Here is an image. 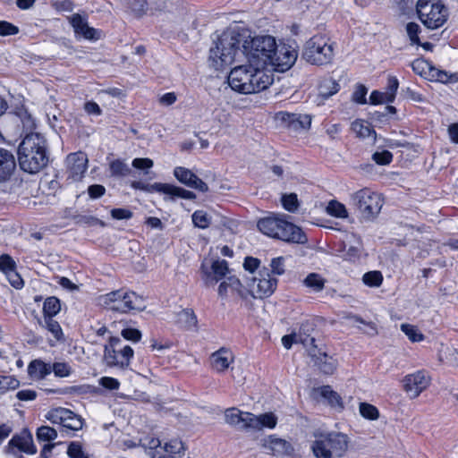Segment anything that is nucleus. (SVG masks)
<instances>
[{"instance_id": "a878e982", "label": "nucleus", "mask_w": 458, "mask_h": 458, "mask_svg": "<svg viewBox=\"0 0 458 458\" xmlns=\"http://www.w3.org/2000/svg\"><path fill=\"white\" fill-rule=\"evenodd\" d=\"M247 422H249V430L273 429L276 427L277 417L273 412H266L260 415L250 413V419Z\"/></svg>"}, {"instance_id": "de8ad7c7", "label": "nucleus", "mask_w": 458, "mask_h": 458, "mask_svg": "<svg viewBox=\"0 0 458 458\" xmlns=\"http://www.w3.org/2000/svg\"><path fill=\"white\" fill-rule=\"evenodd\" d=\"M401 330L408 336L411 342H420L424 338L423 335L415 326L410 324H402Z\"/></svg>"}, {"instance_id": "ea45409f", "label": "nucleus", "mask_w": 458, "mask_h": 458, "mask_svg": "<svg viewBox=\"0 0 458 458\" xmlns=\"http://www.w3.org/2000/svg\"><path fill=\"white\" fill-rule=\"evenodd\" d=\"M43 327L47 329L55 338V340L59 341L63 337V330L59 325V323L51 317H44L43 320L40 322Z\"/></svg>"}, {"instance_id": "680f3d73", "label": "nucleus", "mask_w": 458, "mask_h": 458, "mask_svg": "<svg viewBox=\"0 0 458 458\" xmlns=\"http://www.w3.org/2000/svg\"><path fill=\"white\" fill-rule=\"evenodd\" d=\"M99 385L108 390H117L120 386V382L114 377H102L99 379Z\"/></svg>"}, {"instance_id": "49530a36", "label": "nucleus", "mask_w": 458, "mask_h": 458, "mask_svg": "<svg viewBox=\"0 0 458 458\" xmlns=\"http://www.w3.org/2000/svg\"><path fill=\"white\" fill-rule=\"evenodd\" d=\"M360 413L363 418L370 420H375L379 416L377 407L367 403H360Z\"/></svg>"}, {"instance_id": "79ce46f5", "label": "nucleus", "mask_w": 458, "mask_h": 458, "mask_svg": "<svg viewBox=\"0 0 458 458\" xmlns=\"http://www.w3.org/2000/svg\"><path fill=\"white\" fill-rule=\"evenodd\" d=\"M109 169L113 176H126L131 173L129 165L120 159L112 161Z\"/></svg>"}, {"instance_id": "4c0bfd02", "label": "nucleus", "mask_w": 458, "mask_h": 458, "mask_svg": "<svg viewBox=\"0 0 458 458\" xmlns=\"http://www.w3.org/2000/svg\"><path fill=\"white\" fill-rule=\"evenodd\" d=\"M340 89V85L338 82L333 78H325L321 80L318 85V93L321 98L327 99L335 93H337Z\"/></svg>"}, {"instance_id": "412c9836", "label": "nucleus", "mask_w": 458, "mask_h": 458, "mask_svg": "<svg viewBox=\"0 0 458 458\" xmlns=\"http://www.w3.org/2000/svg\"><path fill=\"white\" fill-rule=\"evenodd\" d=\"M310 326L309 324H302L298 334H291L283 336L282 344L286 349H290L293 344H301L307 350L313 346L315 338L311 337L309 334Z\"/></svg>"}, {"instance_id": "774afa93", "label": "nucleus", "mask_w": 458, "mask_h": 458, "mask_svg": "<svg viewBox=\"0 0 458 458\" xmlns=\"http://www.w3.org/2000/svg\"><path fill=\"white\" fill-rule=\"evenodd\" d=\"M106 192V188L101 184H93L88 188L89 196L91 199H98Z\"/></svg>"}, {"instance_id": "603ef678", "label": "nucleus", "mask_w": 458, "mask_h": 458, "mask_svg": "<svg viewBox=\"0 0 458 458\" xmlns=\"http://www.w3.org/2000/svg\"><path fill=\"white\" fill-rule=\"evenodd\" d=\"M372 159L377 165H386L392 162L393 154L388 150H383L381 152L377 151L372 155Z\"/></svg>"}, {"instance_id": "b1692460", "label": "nucleus", "mask_w": 458, "mask_h": 458, "mask_svg": "<svg viewBox=\"0 0 458 458\" xmlns=\"http://www.w3.org/2000/svg\"><path fill=\"white\" fill-rule=\"evenodd\" d=\"M276 118L282 121L287 127L295 131L299 129H308L310 126L311 119L307 114H297L287 112H279Z\"/></svg>"}, {"instance_id": "bf43d9fd", "label": "nucleus", "mask_w": 458, "mask_h": 458, "mask_svg": "<svg viewBox=\"0 0 458 458\" xmlns=\"http://www.w3.org/2000/svg\"><path fill=\"white\" fill-rule=\"evenodd\" d=\"M368 89L364 85H358L352 94V100L358 104H366Z\"/></svg>"}, {"instance_id": "7ed1b4c3", "label": "nucleus", "mask_w": 458, "mask_h": 458, "mask_svg": "<svg viewBox=\"0 0 458 458\" xmlns=\"http://www.w3.org/2000/svg\"><path fill=\"white\" fill-rule=\"evenodd\" d=\"M21 168L30 174L38 173L47 164L45 138L38 132L26 134L18 148Z\"/></svg>"}, {"instance_id": "2f4dec72", "label": "nucleus", "mask_w": 458, "mask_h": 458, "mask_svg": "<svg viewBox=\"0 0 458 458\" xmlns=\"http://www.w3.org/2000/svg\"><path fill=\"white\" fill-rule=\"evenodd\" d=\"M52 371L50 364L40 360H32L28 366V373L30 377L36 380L45 378Z\"/></svg>"}, {"instance_id": "0e129e2a", "label": "nucleus", "mask_w": 458, "mask_h": 458, "mask_svg": "<svg viewBox=\"0 0 458 458\" xmlns=\"http://www.w3.org/2000/svg\"><path fill=\"white\" fill-rule=\"evenodd\" d=\"M122 335L126 340L132 342H139L141 338L140 331L135 328H125L122 330Z\"/></svg>"}, {"instance_id": "4be33fe9", "label": "nucleus", "mask_w": 458, "mask_h": 458, "mask_svg": "<svg viewBox=\"0 0 458 458\" xmlns=\"http://www.w3.org/2000/svg\"><path fill=\"white\" fill-rule=\"evenodd\" d=\"M69 22L72 26L75 34L81 35L86 39L98 40L100 38V31L89 27L87 19L79 13H74L68 17Z\"/></svg>"}, {"instance_id": "052dcab7", "label": "nucleus", "mask_w": 458, "mask_h": 458, "mask_svg": "<svg viewBox=\"0 0 458 458\" xmlns=\"http://www.w3.org/2000/svg\"><path fill=\"white\" fill-rule=\"evenodd\" d=\"M270 267L273 274L283 275L284 273V259L283 257L272 259Z\"/></svg>"}, {"instance_id": "69168bd1", "label": "nucleus", "mask_w": 458, "mask_h": 458, "mask_svg": "<svg viewBox=\"0 0 458 458\" xmlns=\"http://www.w3.org/2000/svg\"><path fill=\"white\" fill-rule=\"evenodd\" d=\"M111 216L116 220L130 219L132 216V212L126 208H113Z\"/></svg>"}, {"instance_id": "a18cd8bd", "label": "nucleus", "mask_w": 458, "mask_h": 458, "mask_svg": "<svg viewBox=\"0 0 458 458\" xmlns=\"http://www.w3.org/2000/svg\"><path fill=\"white\" fill-rule=\"evenodd\" d=\"M57 437V432L55 428L48 426H41L37 430V438L38 441L49 442Z\"/></svg>"}, {"instance_id": "2eb2a0df", "label": "nucleus", "mask_w": 458, "mask_h": 458, "mask_svg": "<svg viewBox=\"0 0 458 458\" xmlns=\"http://www.w3.org/2000/svg\"><path fill=\"white\" fill-rule=\"evenodd\" d=\"M260 445L266 454L274 456L292 455L294 451L290 442L276 437L275 435H270L263 438L260 442Z\"/></svg>"}, {"instance_id": "6ab92c4d", "label": "nucleus", "mask_w": 458, "mask_h": 458, "mask_svg": "<svg viewBox=\"0 0 458 458\" xmlns=\"http://www.w3.org/2000/svg\"><path fill=\"white\" fill-rule=\"evenodd\" d=\"M277 280L272 277L267 269H264L259 273V277L253 280V291L258 298L270 296L276 290Z\"/></svg>"}, {"instance_id": "423d86ee", "label": "nucleus", "mask_w": 458, "mask_h": 458, "mask_svg": "<svg viewBox=\"0 0 458 458\" xmlns=\"http://www.w3.org/2000/svg\"><path fill=\"white\" fill-rule=\"evenodd\" d=\"M258 228L265 235L284 242L296 243L307 242V237L300 227L280 216H268L260 219L258 222Z\"/></svg>"}, {"instance_id": "a19ab883", "label": "nucleus", "mask_w": 458, "mask_h": 458, "mask_svg": "<svg viewBox=\"0 0 458 458\" xmlns=\"http://www.w3.org/2000/svg\"><path fill=\"white\" fill-rule=\"evenodd\" d=\"M61 310L60 301L56 297H48L43 304L44 317L55 316Z\"/></svg>"}, {"instance_id": "13d9d810", "label": "nucleus", "mask_w": 458, "mask_h": 458, "mask_svg": "<svg viewBox=\"0 0 458 458\" xmlns=\"http://www.w3.org/2000/svg\"><path fill=\"white\" fill-rule=\"evenodd\" d=\"M11 285L16 289H21L24 285V282L21 276L17 273L16 268L5 274Z\"/></svg>"}, {"instance_id": "ddd939ff", "label": "nucleus", "mask_w": 458, "mask_h": 458, "mask_svg": "<svg viewBox=\"0 0 458 458\" xmlns=\"http://www.w3.org/2000/svg\"><path fill=\"white\" fill-rule=\"evenodd\" d=\"M6 453L17 456L20 453L27 454H35L37 447L33 444L31 433L28 429H23L20 434L13 436L8 442Z\"/></svg>"}, {"instance_id": "c9c22d12", "label": "nucleus", "mask_w": 458, "mask_h": 458, "mask_svg": "<svg viewBox=\"0 0 458 458\" xmlns=\"http://www.w3.org/2000/svg\"><path fill=\"white\" fill-rule=\"evenodd\" d=\"M428 73L433 81L446 84L458 81V73H449L446 71L436 68L428 64Z\"/></svg>"}, {"instance_id": "8fccbe9b", "label": "nucleus", "mask_w": 458, "mask_h": 458, "mask_svg": "<svg viewBox=\"0 0 458 458\" xmlns=\"http://www.w3.org/2000/svg\"><path fill=\"white\" fill-rule=\"evenodd\" d=\"M20 386V381L13 376H0V390H14Z\"/></svg>"}, {"instance_id": "4d7b16f0", "label": "nucleus", "mask_w": 458, "mask_h": 458, "mask_svg": "<svg viewBox=\"0 0 458 458\" xmlns=\"http://www.w3.org/2000/svg\"><path fill=\"white\" fill-rule=\"evenodd\" d=\"M19 32V28L11 22L0 21V36H13Z\"/></svg>"}, {"instance_id": "3c124183", "label": "nucleus", "mask_w": 458, "mask_h": 458, "mask_svg": "<svg viewBox=\"0 0 458 458\" xmlns=\"http://www.w3.org/2000/svg\"><path fill=\"white\" fill-rule=\"evenodd\" d=\"M283 207L289 212H294L298 208V199L294 193L286 194L282 197Z\"/></svg>"}, {"instance_id": "5fc2aeb1", "label": "nucleus", "mask_w": 458, "mask_h": 458, "mask_svg": "<svg viewBox=\"0 0 458 458\" xmlns=\"http://www.w3.org/2000/svg\"><path fill=\"white\" fill-rule=\"evenodd\" d=\"M51 369L55 375L59 377H68L72 372L71 367L65 362H55Z\"/></svg>"}, {"instance_id": "20e7f679", "label": "nucleus", "mask_w": 458, "mask_h": 458, "mask_svg": "<svg viewBox=\"0 0 458 458\" xmlns=\"http://www.w3.org/2000/svg\"><path fill=\"white\" fill-rule=\"evenodd\" d=\"M315 440L310 448L316 458L343 457L348 451L351 439L347 434L340 431L313 432Z\"/></svg>"}, {"instance_id": "7c9ffc66", "label": "nucleus", "mask_w": 458, "mask_h": 458, "mask_svg": "<svg viewBox=\"0 0 458 458\" xmlns=\"http://www.w3.org/2000/svg\"><path fill=\"white\" fill-rule=\"evenodd\" d=\"M362 244L360 238L354 234L347 237V242L344 243L343 258L349 261H356L361 253Z\"/></svg>"}, {"instance_id": "6e6d98bb", "label": "nucleus", "mask_w": 458, "mask_h": 458, "mask_svg": "<svg viewBox=\"0 0 458 458\" xmlns=\"http://www.w3.org/2000/svg\"><path fill=\"white\" fill-rule=\"evenodd\" d=\"M399 87V82L396 77L391 76L387 80V88L385 92L387 95L388 102H393L395 98L396 91Z\"/></svg>"}, {"instance_id": "cd10ccee", "label": "nucleus", "mask_w": 458, "mask_h": 458, "mask_svg": "<svg viewBox=\"0 0 458 458\" xmlns=\"http://www.w3.org/2000/svg\"><path fill=\"white\" fill-rule=\"evenodd\" d=\"M250 412L242 411L237 408H228L225 411V420L233 427H239L242 429L249 430V420Z\"/></svg>"}, {"instance_id": "393cba45", "label": "nucleus", "mask_w": 458, "mask_h": 458, "mask_svg": "<svg viewBox=\"0 0 458 458\" xmlns=\"http://www.w3.org/2000/svg\"><path fill=\"white\" fill-rule=\"evenodd\" d=\"M234 356L229 349L220 348L210 356L211 367L218 373L225 372L233 362Z\"/></svg>"}, {"instance_id": "0eeeda50", "label": "nucleus", "mask_w": 458, "mask_h": 458, "mask_svg": "<svg viewBox=\"0 0 458 458\" xmlns=\"http://www.w3.org/2000/svg\"><path fill=\"white\" fill-rule=\"evenodd\" d=\"M99 303L106 310L119 312H139L146 309L145 300L135 292L119 289L99 296Z\"/></svg>"}, {"instance_id": "e433bc0d", "label": "nucleus", "mask_w": 458, "mask_h": 458, "mask_svg": "<svg viewBox=\"0 0 458 458\" xmlns=\"http://www.w3.org/2000/svg\"><path fill=\"white\" fill-rule=\"evenodd\" d=\"M327 280L318 273H310L303 280L302 284L312 293H319L325 288Z\"/></svg>"}, {"instance_id": "4468645a", "label": "nucleus", "mask_w": 458, "mask_h": 458, "mask_svg": "<svg viewBox=\"0 0 458 458\" xmlns=\"http://www.w3.org/2000/svg\"><path fill=\"white\" fill-rule=\"evenodd\" d=\"M297 57L298 52L293 47L283 45L278 47L276 46V54L273 55L269 65L277 70L285 71L295 64Z\"/></svg>"}, {"instance_id": "58836bf2", "label": "nucleus", "mask_w": 458, "mask_h": 458, "mask_svg": "<svg viewBox=\"0 0 458 458\" xmlns=\"http://www.w3.org/2000/svg\"><path fill=\"white\" fill-rule=\"evenodd\" d=\"M327 213L331 216L337 218H347L348 217V211L345 208V206L335 200L332 199L328 202L327 208H326Z\"/></svg>"}, {"instance_id": "bb28decb", "label": "nucleus", "mask_w": 458, "mask_h": 458, "mask_svg": "<svg viewBox=\"0 0 458 458\" xmlns=\"http://www.w3.org/2000/svg\"><path fill=\"white\" fill-rule=\"evenodd\" d=\"M309 354L323 373L327 375L333 374L335 369L334 360L328 357L326 352H320L315 344L309 349Z\"/></svg>"}, {"instance_id": "37998d69", "label": "nucleus", "mask_w": 458, "mask_h": 458, "mask_svg": "<svg viewBox=\"0 0 458 458\" xmlns=\"http://www.w3.org/2000/svg\"><path fill=\"white\" fill-rule=\"evenodd\" d=\"M191 218L194 225L200 229H206L211 224V217L203 210H196Z\"/></svg>"}, {"instance_id": "39448f33", "label": "nucleus", "mask_w": 458, "mask_h": 458, "mask_svg": "<svg viewBox=\"0 0 458 458\" xmlns=\"http://www.w3.org/2000/svg\"><path fill=\"white\" fill-rule=\"evenodd\" d=\"M242 47L244 56L249 63H253L264 69L269 65L273 55L276 54V41L270 35H259L246 38L243 37Z\"/></svg>"}, {"instance_id": "aec40b11", "label": "nucleus", "mask_w": 458, "mask_h": 458, "mask_svg": "<svg viewBox=\"0 0 458 458\" xmlns=\"http://www.w3.org/2000/svg\"><path fill=\"white\" fill-rule=\"evenodd\" d=\"M174 175L180 182L190 188L198 190L201 192H207L208 191V184L199 179L190 169L182 166H177L174 170Z\"/></svg>"}, {"instance_id": "72a5a7b5", "label": "nucleus", "mask_w": 458, "mask_h": 458, "mask_svg": "<svg viewBox=\"0 0 458 458\" xmlns=\"http://www.w3.org/2000/svg\"><path fill=\"white\" fill-rule=\"evenodd\" d=\"M178 322L186 330L198 332V318L193 310L184 309L178 314Z\"/></svg>"}, {"instance_id": "c756f323", "label": "nucleus", "mask_w": 458, "mask_h": 458, "mask_svg": "<svg viewBox=\"0 0 458 458\" xmlns=\"http://www.w3.org/2000/svg\"><path fill=\"white\" fill-rule=\"evenodd\" d=\"M183 450L182 442L177 439L162 444L156 451L150 453L152 458H175V454Z\"/></svg>"}, {"instance_id": "6e6552de", "label": "nucleus", "mask_w": 458, "mask_h": 458, "mask_svg": "<svg viewBox=\"0 0 458 458\" xmlns=\"http://www.w3.org/2000/svg\"><path fill=\"white\" fill-rule=\"evenodd\" d=\"M416 12L421 23L428 30H437L449 17L447 7L440 0H418Z\"/></svg>"}, {"instance_id": "c85d7f7f", "label": "nucleus", "mask_w": 458, "mask_h": 458, "mask_svg": "<svg viewBox=\"0 0 458 458\" xmlns=\"http://www.w3.org/2000/svg\"><path fill=\"white\" fill-rule=\"evenodd\" d=\"M155 188L158 191V193H162L166 196L165 199L173 200L175 198L193 199L196 198L195 193H193L192 191H187L185 189L169 183L156 185Z\"/></svg>"}, {"instance_id": "9d476101", "label": "nucleus", "mask_w": 458, "mask_h": 458, "mask_svg": "<svg viewBox=\"0 0 458 458\" xmlns=\"http://www.w3.org/2000/svg\"><path fill=\"white\" fill-rule=\"evenodd\" d=\"M351 202L366 220H371L376 217L383 206V199L380 194L368 188L361 189L352 194Z\"/></svg>"}, {"instance_id": "1a4fd4ad", "label": "nucleus", "mask_w": 458, "mask_h": 458, "mask_svg": "<svg viewBox=\"0 0 458 458\" xmlns=\"http://www.w3.org/2000/svg\"><path fill=\"white\" fill-rule=\"evenodd\" d=\"M335 55V46L330 38L323 35H315L304 46L302 57L310 64L324 65L330 64Z\"/></svg>"}, {"instance_id": "f8f14e48", "label": "nucleus", "mask_w": 458, "mask_h": 458, "mask_svg": "<svg viewBox=\"0 0 458 458\" xmlns=\"http://www.w3.org/2000/svg\"><path fill=\"white\" fill-rule=\"evenodd\" d=\"M47 419L54 424L61 425L62 431L64 432L78 431L83 426V421L80 416L62 407L50 411L47 415Z\"/></svg>"}, {"instance_id": "09e8293b", "label": "nucleus", "mask_w": 458, "mask_h": 458, "mask_svg": "<svg viewBox=\"0 0 458 458\" xmlns=\"http://www.w3.org/2000/svg\"><path fill=\"white\" fill-rule=\"evenodd\" d=\"M421 29L419 24L416 22H409L406 25V32L411 40V45H420V40L419 38V34L420 33Z\"/></svg>"}, {"instance_id": "c03bdc74", "label": "nucleus", "mask_w": 458, "mask_h": 458, "mask_svg": "<svg viewBox=\"0 0 458 458\" xmlns=\"http://www.w3.org/2000/svg\"><path fill=\"white\" fill-rule=\"evenodd\" d=\"M362 281L369 287H379L383 282V276L379 271H369L363 275Z\"/></svg>"}, {"instance_id": "e2e57ef3", "label": "nucleus", "mask_w": 458, "mask_h": 458, "mask_svg": "<svg viewBox=\"0 0 458 458\" xmlns=\"http://www.w3.org/2000/svg\"><path fill=\"white\" fill-rule=\"evenodd\" d=\"M153 165H154L153 160L150 158H148V157H145V158L137 157L132 160V166L136 169H140V170L149 169L153 166Z\"/></svg>"}, {"instance_id": "f03ea898", "label": "nucleus", "mask_w": 458, "mask_h": 458, "mask_svg": "<svg viewBox=\"0 0 458 458\" xmlns=\"http://www.w3.org/2000/svg\"><path fill=\"white\" fill-rule=\"evenodd\" d=\"M243 36L235 30H227L217 38L209 50L208 62L216 70L224 69L244 56Z\"/></svg>"}, {"instance_id": "dca6fc26", "label": "nucleus", "mask_w": 458, "mask_h": 458, "mask_svg": "<svg viewBox=\"0 0 458 458\" xmlns=\"http://www.w3.org/2000/svg\"><path fill=\"white\" fill-rule=\"evenodd\" d=\"M68 178L73 182L81 181L88 168V157L83 152L68 155L66 158Z\"/></svg>"}, {"instance_id": "9b49d317", "label": "nucleus", "mask_w": 458, "mask_h": 458, "mask_svg": "<svg viewBox=\"0 0 458 458\" xmlns=\"http://www.w3.org/2000/svg\"><path fill=\"white\" fill-rule=\"evenodd\" d=\"M133 353L130 345H123L119 337L112 336L104 348V361L108 367L123 369L129 367Z\"/></svg>"}, {"instance_id": "f257e3e1", "label": "nucleus", "mask_w": 458, "mask_h": 458, "mask_svg": "<svg viewBox=\"0 0 458 458\" xmlns=\"http://www.w3.org/2000/svg\"><path fill=\"white\" fill-rule=\"evenodd\" d=\"M273 82L271 74L253 63L232 69L228 75L231 89L242 94H253L264 90Z\"/></svg>"}, {"instance_id": "f704fd0d", "label": "nucleus", "mask_w": 458, "mask_h": 458, "mask_svg": "<svg viewBox=\"0 0 458 458\" xmlns=\"http://www.w3.org/2000/svg\"><path fill=\"white\" fill-rule=\"evenodd\" d=\"M315 391L318 392L320 395L327 401L331 407L339 410L344 408L341 396L334 391L330 386H323L315 389Z\"/></svg>"}, {"instance_id": "864d4df0", "label": "nucleus", "mask_w": 458, "mask_h": 458, "mask_svg": "<svg viewBox=\"0 0 458 458\" xmlns=\"http://www.w3.org/2000/svg\"><path fill=\"white\" fill-rule=\"evenodd\" d=\"M14 268H16V263L13 259L8 254H2L0 256V270L5 275Z\"/></svg>"}, {"instance_id": "a211bd4d", "label": "nucleus", "mask_w": 458, "mask_h": 458, "mask_svg": "<svg viewBox=\"0 0 458 458\" xmlns=\"http://www.w3.org/2000/svg\"><path fill=\"white\" fill-rule=\"evenodd\" d=\"M203 280L207 285H214L224 278L229 272L228 263L225 259H217L212 262L210 269L205 263L201 265Z\"/></svg>"}, {"instance_id": "473e14b6", "label": "nucleus", "mask_w": 458, "mask_h": 458, "mask_svg": "<svg viewBox=\"0 0 458 458\" xmlns=\"http://www.w3.org/2000/svg\"><path fill=\"white\" fill-rule=\"evenodd\" d=\"M352 131L360 139H366L370 136L373 137V141H376L377 133L371 125L365 120L357 119L351 124Z\"/></svg>"}, {"instance_id": "5701e85b", "label": "nucleus", "mask_w": 458, "mask_h": 458, "mask_svg": "<svg viewBox=\"0 0 458 458\" xmlns=\"http://www.w3.org/2000/svg\"><path fill=\"white\" fill-rule=\"evenodd\" d=\"M15 169L14 155L10 150L0 148V183L10 180Z\"/></svg>"}, {"instance_id": "f3484780", "label": "nucleus", "mask_w": 458, "mask_h": 458, "mask_svg": "<svg viewBox=\"0 0 458 458\" xmlns=\"http://www.w3.org/2000/svg\"><path fill=\"white\" fill-rule=\"evenodd\" d=\"M429 385V377L424 371L407 375L403 379V387L411 398H416Z\"/></svg>"}, {"instance_id": "338daca9", "label": "nucleus", "mask_w": 458, "mask_h": 458, "mask_svg": "<svg viewBox=\"0 0 458 458\" xmlns=\"http://www.w3.org/2000/svg\"><path fill=\"white\" fill-rule=\"evenodd\" d=\"M384 102H388L387 95L385 92L374 90L369 96V103L372 105H378Z\"/></svg>"}]
</instances>
